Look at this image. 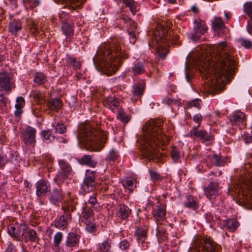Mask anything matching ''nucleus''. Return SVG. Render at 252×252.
<instances>
[{"label":"nucleus","instance_id":"680f3d73","mask_svg":"<svg viewBox=\"0 0 252 252\" xmlns=\"http://www.w3.org/2000/svg\"><path fill=\"white\" fill-rule=\"evenodd\" d=\"M55 129L57 132L62 134L66 131V126L63 124H58L56 126Z\"/></svg>","mask_w":252,"mask_h":252},{"label":"nucleus","instance_id":"5fc2aeb1","mask_svg":"<svg viewBox=\"0 0 252 252\" xmlns=\"http://www.w3.org/2000/svg\"><path fill=\"white\" fill-rule=\"evenodd\" d=\"M67 62L70 65H72L74 69H78L81 67L80 63L76 61L75 58L69 57Z\"/></svg>","mask_w":252,"mask_h":252},{"label":"nucleus","instance_id":"f704fd0d","mask_svg":"<svg viewBox=\"0 0 252 252\" xmlns=\"http://www.w3.org/2000/svg\"><path fill=\"white\" fill-rule=\"evenodd\" d=\"M214 163L217 166H224L228 160L227 157H222L216 154H214L213 155L212 159Z\"/></svg>","mask_w":252,"mask_h":252},{"label":"nucleus","instance_id":"72a5a7b5","mask_svg":"<svg viewBox=\"0 0 252 252\" xmlns=\"http://www.w3.org/2000/svg\"><path fill=\"white\" fill-rule=\"evenodd\" d=\"M223 227L230 232H233L237 228L238 222L235 219H228L223 221Z\"/></svg>","mask_w":252,"mask_h":252},{"label":"nucleus","instance_id":"49530a36","mask_svg":"<svg viewBox=\"0 0 252 252\" xmlns=\"http://www.w3.org/2000/svg\"><path fill=\"white\" fill-rule=\"evenodd\" d=\"M201 101L200 99H195L192 101L188 102L185 108L189 109L194 107L199 110L200 109L201 107Z\"/></svg>","mask_w":252,"mask_h":252},{"label":"nucleus","instance_id":"1a4fd4ad","mask_svg":"<svg viewBox=\"0 0 252 252\" xmlns=\"http://www.w3.org/2000/svg\"><path fill=\"white\" fill-rule=\"evenodd\" d=\"M58 163L60 170L57 173L54 181L58 185H60L71 174L72 170L70 165L64 159L59 160Z\"/></svg>","mask_w":252,"mask_h":252},{"label":"nucleus","instance_id":"864d4df0","mask_svg":"<svg viewBox=\"0 0 252 252\" xmlns=\"http://www.w3.org/2000/svg\"><path fill=\"white\" fill-rule=\"evenodd\" d=\"M42 135L44 140L51 141L54 138L51 130L49 129L42 131Z\"/></svg>","mask_w":252,"mask_h":252},{"label":"nucleus","instance_id":"13d9d810","mask_svg":"<svg viewBox=\"0 0 252 252\" xmlns=\"http://www.w3.org/2000/svg\"><path fill=\"white\" fill-rule=\"evenodd\" d=\"M78 0H61L62 1L64 2L65 5L63 7V8L68 7L70 11H72L73 7L71 5V4L77 2Z\"/></svg>","mask_w":252,"mask_h":252},{"label":"nucleus","instance_id":"423d86ee","mask_svg":"<svg viewBox=\"0 0 252 252\" xmlns=\"http://www.w3.org/2000/svg\"><path fill=\"white\" fill-rule=\"evenodd\" d=\"M237 197V201L241 206L252 208V191L248 189L246 181H242L232 188Z\"/></svg>","mask_w":252,"mask_h":252},{"label":"nucleus","instance_id":"f3484780","mask_svg":"<svg viewBox=\"0 0 252 252\" xmlns=\"http://www.w3.org/2000/svg\"><path fill=\"white\" fill-rule=\"evenodd\" d=\"M36 194L38 197H42L48 195L51 192V185L46 180H40L36 183Z\"/></svg>","mask_w":252,"mask_h":252},{"label":"nucleus","instance_id":"4c0bfd02","mask_svg":"<svg viewBox=\"0 0 252 252\" xmlns=\"http://www.w3.org/2000/svg\"><path fill=\"white\" fill-rule=\"evenodd\" d=\"M111 245V240L110 239H107L104 240L102 243L99 246L98 250L99 252H109Z\"/></svg>","mask_w":252,"mask_h":252},{"label":"nucleus","instance_id":"79ce46f5","mask_svg":"<svg viewBox=\"0 0 252 252\" xmlns=\"http://www.w3.org/2000/svg\"><path fill=\"white\" fill-rule=\"evenodd\" d=\"M5 93H2L0 94V111L3 112L6 109L8 99L4 96Z\"/></svg>","mask_w":252,"mask_h":252},{"label":"nucleus","instance_id":"9b49d317","mask_svg":"<svg viewBox=\"0 0 252 252\" xmlns=\"http://www.w3.org/2000/svg\"><path fill=\"white\" fill-rule=\"evenodd\" d=\"M36 129L31 126H28L22 132L21 138L22 141L27 146H33L35 143Z\"/></svg>","mask_w":252,"mask_h":252},{"label":"nucleus","instance_id":"c85d7f7f","mask_svg":"<svg viewBox=\"0 0 252 252\" xmlns=\"http://www.w3.org/2000/svg\"><path fill=\"white\" fill-rule=\"evenodd\" d=\"M63 196V190L61 189H54L49 197V200L51 203L57 205Z\"/></svg>","mask_w":252,"mask_h":252},{"label":"nucleus","instance_id":"39448f33","mask_svg":"<svg viewBox=\"0 0 252 252\" xmlns=\"http://www.w3.org/2000/svg\"><path fill=\"white\" fill-rule=\"evenodd\" d=\"M157 46V53L161 59H164L167 54L168 41L170 35L168 34V31L161 25L157 26V30L155 32Z\"/></svg>","mask_w":252,"mask_h":252},{"label":"nucleus","instance_id":"ddd939ff","mask_svg":"<svg viewBox=\"0 0 252 252\" xmlns=\"http://www.w3.org/2000/svg\"><path fill=\"white\" fill-rule=\"evenodd\" d=\"M123 20L127 25V31L129 35L130 42L134 44L136 41V35L139 33L137 23L128 17H124Z\"/></svg>","mask_w":252,"mask_h":252},{"label":"nucleus","instance_id":"f257e3e1","mask_svg":"<svg viewBox=\"0 0 252 252\" xmlns=\"http://www.w3.org/2000/svg\"><path fill=\"white\" fill-rule=\"evenodd\" d=\"M212 57V62L208 59L205 63V71L207 75V79L213 80L211 84H208V94L214 95L217 92L219 84H226L230 81L231 77L234 75L236 63L234 59L233 49L226 42H220L216 47L215 51Z\"/></svg>","mask_w":252,"mask_h":252},{"label":"nucleus","instance_id":"4468645a","mask_svg":"<svg viewBox=\"0 0 252 252\" xmlns=\"http://www.w3.org/2000/svg\"><path fill=\"white\" fill-rule=\"evenodd\" d=\"M220 189V184L217 182L210 181L208 185L204 188L205 195L210 200L218 196Z\"/></svg>","mask_w":252,"mask_h":252},{"label":"nucleus","instance_id":"cd10ccee","mask_svg":"<svg viewBox=\"0 0 252 252\" xmlns=\"http://www.w3.org/2000/svg\"><path fill=\"white\" fill-rule=\"evenodd\" d=\"M80 164L86 165L88 166L94 168L97 164V162L92 155H84L79 160Z\"/></svg>","mask_w":252,"mask_h":252},{"label":"nucleus","instance_id":"6ab92c4d","mask_svg":"<svg viewBox=\"0 0 252 252\" xmlns=\"http://www.w3.org/2000/svg\"><path fill=\"white\" fill-rule=\"evenodd\" d=\"M25 229L23 231L21 234V241H24L26 243L28 241L36 242L39 240L37 236V232L33 229L28 228L27 224L25 223Z\"/></svg>","mask_w":252,"mask_h":252},{"label":"nucleus","instance_id":"c03bdc74","mask_svg":"<svg viewBox=\"0 0 252 252\" xmlns=\"http://www.w3.org/2000/svg\"><path fill=\"white\" fill-rule=\"evenodd\" d=\"M96 194L94 193L93 195L90 196L88 200V203L91 205V207L97 210L99 208V203L97 201Z\"/></svg>","mask_w":252,"mask_h":252},{"label":"nucleus","instance_id":"393cba45","mask_svg":"<svg viewBox=\"0 0 252 252\" xmlns=\"http://www.w3.org/2000/svg\"><path fill=\"white\" fill-rule=\"evenodd\" d=\"M79 242V235L73 232H69L66 237L65 245L68 248H73L77 246Z\"/></svg>","mask_w":252,"mask_h":252},{"label":"nucleus","instance_id":"de8ad7c7","mask_svg":"<svg viewBox=\"0 0 252 252\" xmlns=\"http://www.w3.org/2000/svg\"><path fill=\"white\" fill-rule=\"evenodd\" d=\"M244 11L252 20V2H247L244 4Z\"/></svg>","mask_w":252,"mask_h":252},{"label":"nucleus","instance_id":"ea45409f","mask_svg":"<svg viewBox=\"0 0 252 252\" xmlns=\"http://www.w3.org/2000/svg\"><path fill=\"white\" fill-rule=\"evenodd\" d=\"M237 42L239 45L247 49H252V42L249 39L241 38L238 39Z\"/></svg>","mask_w":252,"mask_h":252},{"label":"nucleus","instance_id":"473e14b6","mask_svg":"<svg viewBox=\"0 0 252 252\" xmlns=\"http://www.w3.org/2000/svg\"><path fill=\"white\" fill-rule=\"evenodd\" d=\"M212 27L216 32L222 31L224 29L225 25L224 22L220 17H215L212 21Z\"/></svg>","mask_w":252,"mask_h":252},{"label":"nucleus","instance_id":"a878e982","mask_svg":"<svg viewBox=\"0 0 252 252\" xmlns=\"http://www.w3.org/2000/svg\"><path fill=\"white\" fill-rule=\"evenodd\" d=\"M61 31L66 37L67 41L70 40L74 35L73 24H70L65 21L62 22Z\"/></svg>","mask_w":252,"mask_h":252},{"label":"nucleus","instance_id":"a18cd8bd","mask_svg":"<svg viewBox=\"0 0 252 252\" xmlns=\"http://www.w3.org/2000/svg\"><path fill=\"white\" fill-rule=\"evenodd\" d=\"M151 180L153 182H156L162 180V177L156 171L151 169L149 171Z\"/></svg>","mask_w":252,"mask_h":252},{"label":"nucleus","instance_id":"3c124183","mask_svg":"<svg viewBox=\"0 0 252 252\" xmlns=\"http://www.w3.org/2000/svg\"><path fill=\"white\" fill-rule=\"evenodd\" d=\"M119 157L118 152L116 151L115 149H112L109 154L107 155V159L109 161H115L117 160Z\"/></svg>","mask_w":252,"mask_h":252},{"label":"nucleus","instance_id":"aec40b11","mask_svg":"<svg viewBox=\"0 0 252 252\" xmlns=\"http://www.w3.org/2000/svg\"><path fill=\"white\" fill-rule=\"evenodd\" d=\"M146 62L136 61L134 62L129 71L133 76H137L146 72Z\"/></svg>","mask_w":252,"mask_h":252},{"label":"nucleus","instance_id":"58836bf2","mask_svg":"<svg viewBox=\"0 0 252 252\" xmlns=\"http://www.w3.org/2000/svg\"><path fill=\"white\" fill-rule=\"evenodd\" d=\"M63 234L61 232H57L53 240V246L57 249H60V245L63 240Z\"/></svg>","mask_w":252,"mask_h":252},{"label":"nucleus","instance_id":"603ef678","mask_svg":"<svg viewBox=\"0 0 252 252\" xmlns=\"http://www.w3.org/2000/svg\"><path fill=\"white\" fill-rule=\"evenodd\" d=\"M94 221H89V222L84 223L86 225L85 229L89 233H94L96 230V226Z\"/></svg>","mask_w":252,"mask_h":252},{"label":"nucleus","instance_id":"9d476101","mask_svg":"<svg viewBox=\"0 0 252 252\" xmlns=\"http://www.w3.org/2000/svg\"><path fill=\"white\" fill-rule=\"evenodd\" d=\"M15 87L14 82L11 81L9 74L7 72L0 73V91L5 94H9L12 89Z\"/></svg>","mask_w":252,"mask_h":252},{"label":"nucleus","instance_id":"774afa93","mask_svg":"<svg viewBox=\"0 0 252 252\" xmlns=\"http://www.w3.org/2000/svg\"><path fill=\"white\" fill-rule=\"evenodd\" d=\"M215 217H214L211 213H208L206 215V219L209 222H211L215 221Z\"/></svg>","mask_w":252,"mask_h":252},{"label":"nucleus","instance_id":"5701e85b","mask_svg":"<svg viewBox=\"0 0 252 252\" xmlns=\"http://www.w3.org/2000/svg\"><path fill=\"white\" fill-rule=\"evenodd\" d=\"M207 30L208 28L205 24L201 23L197 24L190 33L191 38L193 40L197 41L201 35L207 32Z\"/></svg>","mask_w":252,"mask_h":252},{"label":"nucleus","instance_id":"c9c22d12","mask_svg":"<svg viewBox=\"0 0 252 252\" xmlns=\"http://www.w3.org/2000/svg\"><path fill=\"white\" fill-rule=\"evenodd\" d=\"M186 207L195 209L197 208V202L192 195L186 196V201L184 202Z\"/></svg>","mask_w":252,"mask_h":252},{"label":"nucleus","instance_id":"4d7b16f0","mask_svg":"<svg viewBox=\"0 0 252 252\" xmlns=\"http://www.w3.org/2000/svg\"><path fill=\"white\" fill-rule=\"evenodd\" d=\"M29 25L31 32L33 34H35L39 32V29L38 26L34 21H31L29 22Z\"/></svg>","mask_w":252,"mask_h":252},{"label":"nucleus","instance_id":"0eeeda50","mask_svg":"<svg viewBox=\"0 0 252 252\" xmlns=\"http://www.w3.org/2000/svg\"><path fill=\"white\" fill-rule=\"evenodd\" d=\"M63 210V214L59 218L57 219L54 222V226L60 229L64 230L67 226L72 220L71 213L75 209V207L72 202H69L63 204L62 207Z\"/></svg>","mask_w":252,"mask_h":252},{"label":"nucleus","instance_id":"69168bd1","mask_svg":"<svg viewBox=\"0 0 252 252\" xmlns=\"http://www.w3.org/2000/svg\"><path fill=\"white\" fill-rule=\"evenodd\" d=\"M157 232L158 236H163V238L167 237L165 230L164 229L162 230V229L160 228L159 226L158 227Z\"/></svg>","mask_w":252,"mask_h":252},{"label":"nucleus","instance_id":"b1692460","mask_svg":"<svg viewBox=\"0 0 252 252\" xmlns=\"http://www.w3.org/2000/svg\"><path fill=\"white\" fill-rule=\"evenodd\" d=\"M104 104L108 106L111 111L116 113L122 107L120 106L119 101L115 97L109 96L107 97L104 102Z\"/></svg>","mask_w":252,"mask_h":252},{"label":"nucleus","instance_id":"a19ab883","mask_svg":"<svg viewBox=\"0 0 252 252\" xmlns=\"http://www.w3.org/2000/svg\"><path fill=\"white\" fill-rule=\"evenodd\" d=\"M95 171L87 170L86 177L83 182L95 183Z\"/></svg>","mask_w":252,"mask_h":252},{"label":"nucleus","instance_id":"4be33fe9","mask_svg":"<svg viewBox=\"0 0 252 252\" xmlns=\"http://www.w3.org/2000/svg\"><path fill=\"white\" fill-rule=\"evenodd\" d=\"M155 220L162 221L165 219L166 215V206L164 204H159L156 206L152 212Z\"/></svg>","mask_w":252,"mask_h":252},{"label":"nucleus","instance_id":"7ed1b4c3","mask_svg":"<svg viewBox=\"0 0 252 252\" xmlns=\"http://www.w3.org/2000/svg\"><path fill=\"white\" fill-rule=\"evenodd\" d=\"M128 58L122 41L113 39L104 43L99 47L95 57L96 61L100 60V65L103 68L108 75L115 73L122 64L124 60Z\"/></svg>","mask_w":252,"mask_h":252},{"label":"nucleus","instance_id":"0e129e2a","mask_svg":"<svg viewBox=\"0 0 252 252\" xmlns=\"http://www.w3.org/2000/svg\"><path fill=\"white\" fill-rule=\"evenodd\" d=\"M133 182L132 180H127L125 182V186L126 188H127L128 189V190H129L130 191H132L133 189Z\"/></svg>","mask_w":252,"mask_h":252},{"label":"nucleus","instance_id":"bf43d9fd","mask_svg":"<svg viewBox=\"0 0 252 252\" xmlns=\"http://www.w3.org/2000/svg\"><path fill=\"white\" fill-rule=\"evenodd\" d=\"M192 120L195 123L198 124L197 127L198 128L203 120V117L200 114L197 113L193 116Z\"/></svg>","mask_w":252,"mask_h":252},{"label":"nucleus","instance_id":"bb28decb","mask_svg":"<svg viewBox=\"0 0 252 252\" xmlns=\"http://www.w3.org/2000/svg\"><path fill=\"white\" fill-rule=\"evenodd\" d=\"M46 104L49 110L58 112L62 108L63 103L61 99L56 98L48 99Z\"/></svg>","mask_w":252,"mask_h":252},{"label":"nucleus","instance_id":"dca6fc26","mask_svg":"<svg viewBox=\"0 0 252 252\" xmlns=\"http://www.w3.org/2000/svg\"><path fill=\"white\" fill-rule=\"evenodd\" d=\"M229 120L231 125L238 126L240 129L245 127V114L241 111L233 112L229 116Z\"/></svg>","mask_w":252,"mask_h":252},{"label":"nucleus","instance_id":"c756f323","mask_svg":"<svg viewBox=\"0 0 252 252\" xmlns=\"http://www.w3.org/2000/svg\"><path fill=\"white\" fill-rule=\"evenodd\" d=\"M81 221L84 223L94 221V214L93 210L90 208H83L81 216Z\"/></svg>","mask_w":252,"mask_h":252},{"label":"nucleus","instance_id":"412c9836","mask_svg":"<svg viewBox=\"0 0 252 252\" xmlns=\"http://www.w3.org/2000/svg\"><path fill=\"white\" fill-rule=\"evenodd\" d=\"M134 235L138 243L141 245L143 249H147L148 248V243L146 242L147 238V231L142 228H138L134 232Z\"/></svg>","mask_w":252,"mask_h":252},{"label":"nucleus","instance_id":"8fccbe9b","mask_svg":"<svg viewBox=\"0 0 252 252\" xmlns=\"http://www.w3.org/2000/svg\"><path fill=\"white\" fill-rule=\"evenodd\" d=\"M118 114L117 118L118 119L121 120L122 122L127 123L129 121V119L127 115L124 112V111L121 108L118 111Z\"/></svg>","mask_w":252,"mask_h":252},{"label":"nucleus","instance_id":"052dcab7","mask_svg":"<svg viewBox=\"0 0 252 252\" xmlns=\"http://www.w3.org/2000/svg\"><path fill=\"white\" fill-rule=\"evenodd\" d=\"M8 162V159L4 154H0V168H2Z\"/></svg>","mask_w":252,"mask_h":252},{"label":"nucleus","instance_id":"20e7f679","mask_svg":"<svg viewBox=\"0 0 252 252\" xmlns=\"http://www.w3.org/2000/svg\"><path fill=\"white\" fill-rule=\"evenodd\" d=\"M82 142L86 149L90 151H99L104 147L107 141L106 132L86 125L80 133Z\"/></svg>","mask_w":252,"mask_h":252},{"label":"nucleus","instance_id":"09e8293b","mask_svg":"<svg viewBox=\"0 0 252 252\" xmlns=\"http://www.w3.org/2000/svg\"><path fill=\"white\" fill-rule=\"evenodd\" d=\"M22 1L25 6L29 7L31 8L35 7L40 3L39 0H22Z\"/></svg>","mask_w":252,"mask_h":252},{"label":"nucleus","instance_id":"e433bc0d","mask_svg":"<svg viewBox=\"0 0 252 252\" xmlns=\"http://www.w3.org/2000/svg\"><path fill=\"white\" fill-rule=\"evenodd\" d=\"M34 82L38 85H42L47 81V77L42 72H36L34 74Z\"/></svg>","mask_w":252,"mask_h":252},{"label":"nucleus","instance_id":"6e6552de","mask_svg":"<svg viewBox=\"0 0 252 252\" xmlns=\"http://www.w3.org/2000/svg\"><path fill=\"white\" fill-rule=\"evenodd\" d=\"M221 247L210 237H203L200 240L199 246L195 252H220Z\"/></svg>","mask_w":252,"mask_h":252},{"label":"nucleus","instance_id":"6e6d98bb","mask_svg":"<svg viewBox=\"0 0 252 252\" xmlns=\"http://www.w3.org/2000/svg\"><path fill=\"white\" fill-rule=\"evenodd\" d=\"M82 186L84 191L89 192L94 189L95 183L83 182Z\"/></svg>","mask_w":252,"mask_h":252},{"label":"nucleus","instance_id":"f8f14e48","mask_svg":"<svg viewBox=\"0 0 252 252\" xmlns=\"http://www.w3.org/2000/svg\"><path fill=\"white\" fill-rule=\"evenodd\" d=\"M25 222L21 221V222H16L14 225H10L7 227L8 234L17 241H21V233L25 230Z\"/></svg>","mask_w":252,"mask_h":252},{"label":"nucleus","instance_id":"f03ea898","mask_svg":"<svg viewBox=\"0 0 252 252\" xmlns=\"http://www.w3.org/2000/svg\"><path fill=\"white\" fill-rule=\"evenodd\" d=\"M162 125L163 122L159 120L150 121L143 126V135L138 139L141 145V156L149 161H155L157 157V147L164 145L169 140V138L162 132L161 126Z\"/></svg>","mask_w":252,"mask_h":252},{"label":"nucleus","instance_id":"2eb2a0df","mask_svg":"<svg viewBox=\"0 0 252 252\" xmlns=\"http://www.w3.org/2000/svg\"><path fill=\"white\" fill-rule=\"evenodd\" d=\"M145 89V82L144 80L135 83L132 86L131 100L135 102L140 99L143 95Z\"/></svg>","mask_w":252,"mask_h":252},{"label":"nucleus","instance_id":"a211bd4d","mask_svg":"<svg viewBox=\"0 0 252 252\" xmlns=\"http://www.w3.org/2000/svg\"><path fill=\"white\" fill-rule=\"evenodd\" d=\"M190 136L199 138L204 141H211L214 139V136L210 132H208L205 130H198V127H193L190 130Z\"/></svg>","mask_w":252,"mask_h":252},{"label":"nucleus","instance_id":"37998d69","mask_svg":"<svg viewBox=\"0 0 252 252\" xmlns=\"http://www.w3.org/2000/svg\"><path fill=\"white\" fill-rule=\"evenodd\" d=\"M181 151L176 147H173L171 151V156L175 162L179 161L181 158Z\"/></svg>","mask_w":252,"mask_h":252},{"label":"nucleus","instance_id":"2f4dec72","mask_svg":"<svg viewBox=\"0 0 252 252\" xmlns=\"http://www.w3.org/2000/svg\"><path fill=\"white\" fill-rule=\"evenodd\" d=\"M131 213V210L125 205H121L117 210V216L121 219H126Z\"/></svg>","mask_w":252,"mask_h":252},{"label":"nucleus","instance_id":"7c9ffc66","mask_svg":"<svg viewBox=\"0 0 252 252\" xmlns=\"http://www.w3.org/2000/svg\"><path fill=\"white\" fill-rule=\"evenodd\" d=\"M22 30V23L19 19H13L9 24V32L13 35H16Z\"/></svg>","mask_w":252,"mask_h":252},{"label":"nucleus","instance_id":"338daca9","mask_svg":"<svg viewBox=\"0 0 252 252\" xmlns=\"http://www.w3.org/2000/svg\"><path fill=\"white\" fill-rule=\"evenodd\" d=\"M16 251V249L15 248V246L14 244L11 242H9L8 246L7 248L5 249L6 252H14Z\"/></svg>","mask_w":252,"mask_h":252},{"label":"nucleus","instance_id":"e2e57ef3","mask_svg":"<svg viewBox=\"0 0 252 252\" xmlns=\"http://www.w3.org/2000/svg\"><path fill=\"white\" fill-rule=\"evenodd\" d=\"M130 247V244L126 240H123L120 243V248L122 250H126Z\"/></svg>","mask_w":252,"mask_h":252}]
</instances>
